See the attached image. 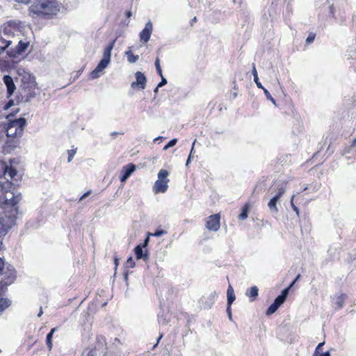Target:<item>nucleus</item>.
<instances>
[{"label": "nucleus", "mask_w": 356, "mask_h": 356, "mask_svg": "<svg viewBox=\"0 0 356 356\" xmlns=\"http://www.w3.org/2000/svg\"><path fill=\"white\" fill-rule=\"evenodd\" d=\"M42 314H43L42 308V307H40V312H39V313H38V317H40V316L42 315Z\"/></svg>", "instance_id": "0e129e2a"}, {"label": "nucleus", "mask_w": 356, "mask_h": 356, "mask_svg": "<svg viewBox=\"0 0 356 356\" xmlns=\"http://www.w3.org/2000/svg\"><path fill=\"white\" fill-rule=\"evenodd\" d=\"M96 355L95 349L86 348L82 353V356H95Z\"/></svg>", "instance_id": "473e14b6"}, {"label": "nucleus", "mask_w": 356, "mask_h": 356, "mask_svg": "<svg viewBox=\"0 0 356 356\" xmlns=\"http://www.w3.org/2000/svg\"><path fill=\"white\" fill-rule=\"evenodd\" d=\"M127 268H134L135 266V262L131 257H130L126 262Z\"/></svg>", "instance_id": "37998d69"}, {"label": "nucleus", "mask_w": 356, "mask_h": 356, "mask_svg": "<svg viewBox=\"0 0 356 356\" xmlns=\"http://www.w3.org/2000/svg\"><path fill=\"white\" fill-rule=\"evenodd\" d=\"M195 140L193 143V145H192V148L191 149V152H190V154L192 156V154L193 152V150H194V146H195Z\"/></svg>", "instance_id": "e2e57ef3"}, {"label": "nucleus", "mask_w": 356, "mask_h": 356, "mask_svg": "<svg viewBox=\"0 0 356 356\" xmlns=\"http://www.w3.org/2000/svg\"><path fill=\"white\" fill-rule=\"evenodd\" d=\"M21 200V195H15L13 191L4 192L3 209L6 211L11 208H17L15 206Z\"/></svg>", "instance_id": "423d86ee"}, {"label": "nucleus", "mask_w": 356, "mask_h": 356, "mask_svg": "<svg viewBox=\"0 0 356 356\" xmlns=\"http://www.w3.org/2000/svg\"><path fill=\"white\" fill-rule=\"evenodd\" d=\"M263 90H264V92L266 95V97L267 98V99L270 100L273 104H276L275 103V99L271 96V95L270 94V92H268V90L267 89H266L264 87H263V88H261Z\"/></svg>", "instance_id": "e433bc0d"}, {"label": "nucleus", "mask_w": 356, "mask_h": 356, "mask_svg": "<svg viewBox=\"0 0 356 356\" xmlns=\"http://www.w3.org/2000/svg\"><path fill=\"white\" fill-rule=\"evenodd\" d=\"M227 305H232L234 301L236 300V296L234 293V289L231 285L228 286L227 291Z\"/></svg>", "instance_id": "393cba45"}, {"label": "nucleus", "mask_w": 356, "mask_h": 356, "mask_svg": "<svg viewBox=\"0 0 356 356\" xmlns=\"http://www.w3.org/2000/svg\"><path fill=\"white\" fill-rule=\"evenodd\" d=\"M4 267V263L1 258H0V273L3 270Z\"/></svg>", "instance_id": "bf43d9fd"}, {"label": "nucleus", "mask_w": 356, "mask_h": 356, "mask_svg": "<svg viewBox=\"0 0 356 356\" xmlns=\"http://www.w3.org/2000/svg\"><path fill=\"white\" fill-rule=\"evenodd\" d=\"M197 21V17H194L191 21V24H193L194 22H195Z\"/></svg>", "instance_id": "774afa93"}, {"label": "nucleus", "mask_w": 356, "mask_h": 356, "mask_svg": "<svg viewBox=\"0 0 356 356\" xmlns=\"http://www.w3.org/2000/svg\"><path fill=\"white\" fill-rule=\"evenodd\" d=\"M134 252L137 259H143L145 261L149 259V254L147 250H143V247L140 244L135 247Z\"/></svg>", "instance_id": "a211bd4d"}, {"label": "nucleus", "mask_w": 356, "mask_h": 356, "mask_svg": "<svg viewBox=\"0 0 356 356\" xmlns=\"http://www.w3.org/2000/svg\"><path fill=\"white\" fill-rule=\"evenodd\" d=\"M166 234L167 232L163 229H156L155 232L154 234H151V235L159 237ZM149 235H150V234H149Z\"/></svg>", "instance_id": "a19ab883"}, {"label": "nucleus", "mask_w": 356, "mask_h": 356, "mask_svg": "<svg viewBox=\"0 0 356 356\" xmlns=\"http://www.w3.org/2000/svg\"><path fill=\"white\" fill-rule=\"evenodd\" d=\"M275 187L276 193L268 202V207L272 213L277 214L279 211L277 204L286 191V184L283 181H278L275 184Z\"/></svg>", "instance_id": "20e7f679"}, {"label": "nucleus", "mask_w": 356, "mask_h": 356, "mask_svg": "<svg viewBox=\"0 0 356 356\" xmlns=\"http://www.w3.org/2000/svg\"><path fill=\"white\" fill-rule=\"evenodd\" d=\"M17 146V141H15V139H12L10 140H7L6 143V146L4 147L5 150L6 151H10L12 149H14V148Z\"/></svg>", "instance_id": "c756f323"}, {"label": "nucleus", "mask_w": 356, "mask_h": 356, "mask_svg": "<svg viewBox=\"0 0 356 356\" xmlns=\"http://www.w3.org/2000/svg\"><path fill=\"white\" fill-rule=\"evenodd\" d=\"M289 293V287L283 289L281 294L279 295L273 301V302L268 307L266 310V315L270 316L274 314L278 308L285 302Z\"/></svg>", "instance_id": "0eeeda50"}, {"label": "nucleus", "mask_w": 356, "mask_h": 356, "mask_svg": "<svg viewBox=\"0 0 356 356\" xmlns=\"http://www.w3.org/2000/svg\"><path fill=\"white\" fill-rule=\"evenodd\" d=\"M125 54L127 56L128 61L131 63H134L138 60V56L134 55L131 51H126Z\"/></svg>", "instance_id": "c85d7f7f"}, {"label": "nucleus", "mask_w": 356, "mask_h": 356, "mask_svg": "<svg viewBox=\"0 0 356 356\" xmlns=\"http://www.w3.org/2000/svg\"><path fill=\"white\" fill-rule=\"evenodd\" d=\"M16 270L13 266L11 264H8L6 266V270H4L3 275V277L2 280L0 282V285H1V288L6 289L8 286L13 284L16 279Z\"/></svg>", "instance_id": "6e6552de"}, {"label": "nucleus", "mask_w": 356, "mask_h": 356, "mask_svg": "<svg viewBox=\"0 0 356 356\" xmlns=\"http://www.w3.org/2000/svg\"><path fill=\"white\" fill-rule=\"evenodd\" d=\"M314 39H315V34L309 33V35H308V37L306 39V41H305L306 44H309L312 43L314 42Z\"/></svg>", "instance_id": "c03bdc74"}, {"label": "nucleus", "mask_w": 356, "mask_h": 356, "mask_svg": "<svg viewBox=\"0 0 356 356\" xmlns=\"http://www.w3.org/2000/svg\"><path fill=\"white\" fill-rule=\"evenodd\" d=\"M346 298V294H341L337 298L336 302L334 303L335 309H340L343 307L344 300Z\"/></svg>", "instance_id": "a878e982"}, {"label": "nucleus", "mask_w": 356, "mask_h": 356, "mask_svg": "<svg viewBox=\"0 0 356 356\" xmlns=\"http://www.w3.org/2000/svg\"><path fill=\"white\" fill-rule=\"evenodd\" d=\"M152 31L153 24L151 21H149L145 24L144 29L139 34L140 40L144 43H147L149 40Z\"/></svg>", "instance_id": "9b49d317"}, {"label": "nucleus", "mask_w": 356, "mask_h": 356, "mask_svg": "<svg viewBox=\"0 0 356 356\" xmlns=\"http://www.w3.org/2000/svg\"><path fill=\"white\" fill-rule=\"evenodd\" d=\"M17 208H11L4 211L0 216V234L6 236L10 229L15 225Z\"/></svg>", "instance_id": "f03ea898"}, {"label": "nucleus", "mask_w": 356, "mask_h": 356, "mask_svg": "<svg viewBox=\"0 0 356 356\" xmlns=\"http://www.w3.org/2000/svg\"><path fill=\"white\" fill-rule=\"evenodd\" d=\"M136 170V165L133 163H129L122 167L121 171L120 181L121 182H125L131 175Z\"/></svg>", "instance_id": "4468645a"}, {"label": "nucleus", "mask_w": 356, "mask_h": 356, "mask_svg": "<svg viewBox=\"0 0 356 356\" xmlns=\"http://www.w3.org/2000/svg\"><path fill=\"white\" fill-rule=\"evenodd\" d=\"M6 290V289L1 288V285H0V296H1V293ZM10 305V300L0 297V314H1Z\"/></svg>", "instance_id": "412c9836"}, {"label": "nucleus", "mask_w": 356, "mask_h": 356, "mask_svg": "<svg viewBox=\"0 0 356 356\" xmlns=\"http://www.w3.org/2000/svg\"><path fill=\"white\" fill-rule=\"evenodd\" d=\"M22 23L19 20H10L1 26L0 28V41L19 35L23 31Z\"/></svg>", "instance_id": "f257e3e1"}, {"label": "nucleus", "mask_w": 356, "mask_h": 356, "mask_svg": "<svg viewBox=\"0 0 356 356\" xmlns=\"http://www.w3.org/2000/svg\"><path fill=\"white\" fill-rule=\"evenodd\" d=\"M324 344H325V342H321V343H318V345L317 346V347L316 348V349L314 350L313 356H318V355L321 354V353H319V350L323 347V346Z\"/></svg>", "instance_id": "a18cd8bd"}, {"label": "nucleus", "mask_w": 356, "mask_h": 356, "mask_svg": "<svg viewBox=\"0 0 356 356\" xmlns=\"http://www.w3.org/2000/svg\"><path fill=\"white\" fill-rule=\"evenodd\" d=\"M29 45V42H24L22 40H19L15 49L8 51L7 54L10 57H14L16 54H22L26 50Z\"/></svg>", "instance_id": "f8f14e48"}, {"label": "nucleus", "mask_w": 356, "mask_h": 356, "mask_svg": "<svg viewBox=\"0 0 356 356\" xmlns=\"http://www.w3.org/2000/svg\"><path fill=\"white\" fill-rule=\"evenodd\" d=\"M116 39L111 42L104 49L103 58L98 63L97 66L94 70L90 72V76L92 79H95L101 76L102 71L108 66L111 62V51L113 49Z\"/></svg>", "instance_id": "7ed1b4c3"}, {"label": "nucleus", "mask_w": 356, "mask_h": 356, "mask_svg": "<svg viewBox=\"0 0 356 356\" xmlns=\"http://www.w3.org/2000/svg\"><path fill=\"white\" fill-rule=\"evenodd\" d=\"M330 13L332 17H334V8L333 5L330 6Z\"/></svg>", "instance_id": "864d4df0"}, {"label": "nucleus", "mask_w": 356, "mask_h": 356, "mask_svg": "<svg viewBox=\"0 0 356 356\" xmlns=\"http://www.w3.org/2000/svg\"><path fill=\"white\" fill-rule=\"evenodd\" d=\"M158 321H159V323L161 324V325H167L168 323L166 318L163 316H159Z\"/></svg>", "instance_id": "49530a36"}, {"label": "nucleus", "mask_w": 356, "mask_h": 356, "mask_svg": "<svg viewBox=\"0 0 356 356\" xmlns=\"http://www.w3.org/2000/svg\"><path fill=\"white\" fill-rule=\"evenodd\" d=\"M3 43H6L5 46L1 47L0 46V55L3 54L6 49L9 47V45L12 43V41L10 40H3V41H1Z\"/></svg>", "instance_id": "72a5a7b5"}, {"label": "nucleus", "mask_w": 356, "mask_h": 356, "mask_svg": "<svg viewBox=\"0 0 356 356\" xmlns=\"http://www.w3.org/2000/svg\"><path fill=\"white\" fill-rule=\"evenodd\" d=\"M76 152V149H72L67 151L68 153V158L67 161L71 162Z\"/></svg>", "instance_id": "ea45409f"}, {"label": "nucleus", "mask_w": 356, "mask_h": 356, "mask_svg": "<svg viewBox=\"0 0 356 356\" xmlns=\"http://www.w3.org/2000/svg\"><path fill=\"white\" fill-rule=\"evenodd\" d=\"M248 211H249V207L248 204H245L242 208V211L239 214L238 218L241 220H245L248 218Z\"/></svg>", "instance_id": "7c9ffc66"}, {"label": "nucleus", "mask_w": 356, "mask_h": 356, "mask_svg": "<svg viewBox=\"0 0 356 356\" xmlns=\"http://www.w3.org/2000/svg\"><path fill=\"white\" fill-rule=\"evenodd\" d=\"M131 15H132V13H131V11H130V10H129V11H127V12L126 13V16H127V17H130Z\"/></svg>", "instance_id": "69168bd1"}, {"label": "nucleus", "mask_w": 356, "mask_h": 356, "mask_svg": "<svg viewBox=\"0 0 356 356\" xmlns=\"http://www.w3.org/2000/svg\"><path fill=\"white\" fill-rule=\"evenodd\" d=\"M4 236H5L1 235V234H0V250H1L3 248V239Z\"/></svg>", "instance_id": "13d9d810"}, {"label": "nucleus", "mask_w": 356, "mask_h": 356, "mask_svg": "<svg viewBox=\"0 0 356 356\" xmlns=\"http://www.w3.org/2000/svg\"><path fill=\"white\" fill-rule=\"evenodd\" d=\"M258 291L257 286H253L246 290L245 295L249 297L251 302H253L258 296Z\"/></svg>", "instance_id": "5701e85b"}, {"label": "nucleus", "mask_w": 356, "mask_h": 356, "mask_svg": "<svg viewBox=\"0 0 356 356\" xmlns=\"http://www.w3.org/2000/svg\"><path fill=\"white\" fill-rule=\"evenodd\" d=\"M128 276H129V273H128V271H127H127H124V272L123 273V278H124V281L127 282V280H128Z\"/></svg>", "instance_id": "6e6d98bb"}, {"label": "nucleus", "mask_w": 356, "mask_h": 356, "mask_svg": "<svg viewBox=\"0 0 356 356\" xmlns=\"http://www.w3.org/2000/svg\"><path fill=\"white\" fill-rule=\"evenodd\" d=\"M119 134L118 132H116V131H113L111 134V136H117Z\"/></svg>", "instance_id": "338daca9"}, {"label": "nucleus", "mask_w": 356, "mask_h": 356, "mask_svg": "<svg viewBox=\"0 0 356 356\" xmlns=\"http://www.w3.org/2000/svg\"><path fill=\"white\" fill-rule=\"evenodd\" d=\"M0 187L1 191L3 192L9 191L13 188V184L7 179L6 181L0 183Z\"/></svg>", "instance_id": "bb28decb"}, {"label": "nucleus", "mask_w": 356, "mask_h": 356, "mask_svg": "<svg viewBox=\"0 0 356 356\" xmlns=\"http://www.w3.org/2000/svg\"><path fill=\"white\" fill-rule=\"evenodd\" d=\"M135 76L136 81L131 84V87L132 88L138 87L141 90L145 89L147 81L145 76L142 72H137L135 74Z\"/></svg>", "instance_id": "2eb2a0df"}, {"label": "nucleus", "mask_w": 356, "mask_h": 356, "mask_svg": "<svg viewBox=\"0 0 356 356\" xmlns=\"http://www.w3.org/2000/svg\"><path fill=\"white\" fill-rule=\"evenodd\" d=\"M3 81L7 88V97L10 98L16 90V86L14 83L13 79L10 75H4L3 77Z\"/></svg>", "instance_id": "dca6fc26"}, {"label": "nucleus", "mask_w": 356, "mask_h": 356, "mask_svg": "<svg viewBox=\"0 0 356 356\" xmlns=\"http://www.w3.org/2000/svg\"><path fill=\"white\" fill-rule=\"evenodd\" d=\"M95 351L99 350L106 355L108 353V347L106 338L102 335H98L96 339Z\"/></svg>", "instance_id": "ddd939ff"}, {"label": "nucleus", "mask_w": 356, "mask_h": 356, "mask_svg": "<svg viewBox=\"0 0 356 356\" xmlns=\"http://www.w3.org/2000/svg\"><path fill=\"white\" fill-rule=\"evenodd\" d=\"M294 197H295L294 195H292V197L291 198L290 204H291V206L293 210L296 213L297 216H299V209L293 203Z\"/></svg>", "instance_id": "79ce46f5"}, {"label": "nucleus", "mask_w": 356, "mask_h": 356, "mask_svg": "<svg viewBox=\"0 0 356 356\" xmlns=\"http://www.w3.org/2000/svg\"><path fill=\"white\" fill-rule=\"evenodd\" d=\"M163 337V334H161L157 339V341L156 343L153 346V349H154L156 348V346L158 345L159 341L161 339V338Z\"/></svg>", "instance_id": "052dcab7"}, {"label": "nucleus", "mask_w": 356, "mask_h": 356, "mask_svg": "<svg viewBox=\"0 0 356 356\" xmlns=\"http://www.w3.org/2000/svg\"><path fill=\"white\" fill-rule=\"evenodd\" d=\"M149 241V236H147V237L145 239L144 243H143V244L142 245V246H143V248H145V247L148 245Z\"/></svg>", "instance_id": "5fc2aeb1"}, {"label": "nucleus", "mask_w": 356, "mask_h": 356, "mask_svg": "<svg viewBox=\"0 0 356 356\" xmlns=\"http://www.w3.org/2000/svg\"><path fill=\"white\" fill-rule=\"evenodd\" d=\"M252 75L254 76V81L255 82L257 86L259 88H263L264 86H262L261 83L259 80V77H258L257 72V70H256V67H255V65L254 63L252 65Z\"/></svg>", "instance_id": "cd10ccee"}, {"label": "nucleus", "mask_w": 356, "mask_h": 356, "mask_svg": "<svg viewBox=\"0 0 356 356\" xmlns=\"http://www.w3.org/2000/svg\"><path fill=\"white\" fill-rule=\"evenodd\" d=\"M161 77V81L157 85L158 87H160V88L163 87V86H165L167 83V79L163 75Z\"/></svg>", "instance_id": "09e8293b"}, {"label": "nucleus", "mask_w": 356, "mask_h": 356, "mask_svg": "<svg viewBox=\"0 0 356 356\" xmlns=\"http://www.w3.org/2000/svg\"><path fill=\"white\" fill-rule=\"evenodd\" d=\"M11 124H14L17 129L18 130L19 134L23 133L24 128L26 124V120L24 118H19L18 119H15L14 120H11Z\"/></svg>", "instance_id": "aec40b11"}, {"label": "nucleus", "mask_w": 356, "mask_h": 356, "mask_svg": "<svg viewBox=\"0 0 356 356\" xmlns=\"http://www.w3.org/2000/svg\"><path fill=\"white\" fill-rule=\"evenodd\" d=\"M220 214H214L208 217L206 227L209 231L216 232L220 228Z\"/></svg>", "instance_id": "1a4fd4ad"}, {"label": "nucleus", "mask_w": 356, "mask_h": 356, "mask_svg": "<svg viewBox=\"0 0 356 356\" xmlns=\"http://www.w3.org/2000/svg\"><path fill=\"white\" fill-rule=\"evenodd\" d=\"M300 277V275H298L296 277V279L290 284V285L288 286L289 287V289L293 286V284H295V282L298 280Z\"/></svg>", "instance_id": "603ef678"}, {"label": "nucleus", "mask_w": 356, "mask_h": 356, "mask_svg": "<svg viewBox=\"0 0 356 356\" xmlns=\"http://www.w3.org/2000/svg\"><path fill=\"white\" fill-rule=\"evenodd\" d=\"M318 356H331V355L329 351H326L325 353L320 354Z\"/></svg>", "instance_id": "680f3d73"}, {"label": "nucleus", "mask_w": 356, "mask_h": 356, "mask_svg": "<svg viewBox=\"0 0 356 356\" xmlns=\"http://www.w3.org/2000/svg\"><path fill=\"white\" fill-rule=\"evenodd\" d=\"M191 159H192V156L191 154H189L187 160H186V166L188 167L191 161Z\"/></svg>", "instance_id": "4d7b16f0"}, {"label": "nucleus", "mask_w": 356, "mask_h": 356, "mask_svg": "<svg viewBox=\"0 0 356 356\" xmlns=\"http://www.w3.org/2000/svg\"><path fill=\"white\" fill-rule=\"evenodd\" d=\"M353 149H355L356 153V138L353 140L350 146L347 149L344 150V154L353 152Z\"/></svg>", "instance_id": "f704fd0d"}, {"label": "nucleus", "mask_w": 356, "mask_h": 356, "mask_svg": "<svg viewBox=\"0 0 356 356\" xmlns=\"http://www.w3.org/2000/svg\"><path fill=\"white\" fill-rule=\"evenodd\" d=\"M31 83H35L34 78L29 73L24 72L22 77V84L20 86H26Z\"/></svg>", "instance_id": "b1692460"}, {"label": "nucleus", "mask_w": 356, "mask_h": 356, "mask_svg": "<svg viewBox=\"0 0 356 356\" xmlns=\"http://www.w3.org/2000/svg\"><path fill=\"white\" fill-rule=\"evenodd\" d=\"M169 179L160 180L158 179L154 183L153 190L156 193H165L168 189V183Z\"/></svg>", "instance_id": "f3484780"}, {"label": "nucleus", "mask_w": 356, "mask_h": 356, "mask_svg": "<svg viewBox=\"0 0 356 356\" xmlns=\"http://www.w3.org/2000/svg\"><path fill=\"white\" fill-rule=\"evenodd\" d=\"M26 86H20L19 89V95L17 97V103L29 102L34 98L36 93V83H29Z\"/></svg>", "instance_id": "39448f33"}, {"label": "nucleus", "mask_w": 356, "mask_h": 356, "mask_svg": "<svg viewBox=\"0 0 356 356\" xmlns=\"http://www.w3.org/2000/svg\"><path fill=\"white\" fill-rule=\"evenodd\" d=\"M52 337H53V334L49 332L47 335L46 343H47V346L49 350H51L52 348Z\"/></svg>", "instance_id": "c9c22d12"}, {"label": "nucleus", "mask_w": 356, "mask_h": 356, "mask_svg": "<svg viewBox=\"0 0 356 356\" xmlns=\"http://www.w3.org/2000/svg\"><path fill=\"white\" fill-rule=\"evenodd\" d=\"M155 67H156V70L158 74L160 76H162L163 74H162V70H161V65H160V60L158 57L156 58V60H155Z\"/></svg>", "instance_id": "58836bf2"}, {"label": "nucleus", "mask_w": 356, "mask_h": 356, "mask_svg": "<svg viewBox=\"0 0 356 356\" xmlns=\"http://www.w3.org/2000/svg\"><path fill=\"white\" fill-rule=\"evenodd\" d=\"M90 193H91V191H88L87 192L83 193L82 195V196L80 197L79 202L82 201L83 199H85L86 197H88L90 195Z\"/></svg>", "instance_id": "3c124183"}, {"label": "nucleus", "mask_w": 356, "mask_h": 356, "mask_svg": "<svg viewBox=\"0 0 356 356\" xmlns=\"http://www.w3.org/2000/svg\"><path fill=\"white\" fill-rule=\"evenodd\" d=\"M3 170L5 179H13L17 175V170L12 166L4 165Z\"/></svg>", "instance_id": "4be33fe9"}, {"label": "nucleus", "mask_w": 356, "mask_h": 356, "mask_svg": "<svg viewBox=\"0 0 356 356\" xmlns=\"http://www.w3.org/2000/svg\"><path fill=\"white\" fill-rule=\"evenodd\" d=\"M216 296V292L213 291L207 296H202L199 302L204 309H210L214 304Z\"/></svg>", "instance_id": "9d476101"}, {"label": "nucleus", "mask_w": 356, "mask_h": 356, "mask_svg": "<svg viewBox=\"0 0 356 356\" xmlns=\"http://www.w3.org/2000/svg\"><path fill=\"white\" fill-rule=\"evenodd\" d=\"M14 105V100L13 99H10L6 104V105L4 106L3 107V109L4 110H8L9 109L11 106H13Z\"/></svg>", "instance_id": "de8ad7c7"}, {"label": "nucleus", "mask_w": 356, "mask_h": 356, "mask_svg": "<svg viewBox=\"0 0 356 356\" xmlns=\"http://www.w3.org/2000/svg\"><path fill=\"white\" fill-rule=\"evenodd\" d=\"M231 305H227V309H226V312H227L228 317L230 320H232V318Z\"/></svg>", "instance_id": "8fccbe9b"}, {"label": "nucleus", "mask_w": 356, "mask_h": 356, "mask_svg": "<svg viewBox=\"0 0 356 356\" xmlns=\"http://www.w3.org/2000/svg\"><path fill=\"white\" fill-rule=\"evenodd\" d=\"M168 175L169 172L166 170L161 169L158 173V178L160 180H166Z\"/></svg>", "instance_id": "2f4dec72"}, {"label": "nucleus", "mask_w": 356, "mask_h": 356, "mask_svg": "<svg viewBox=\"0 0 356 356\" xmlns=\"http://www.w3.org/2000/svg\"><path fill=\"white\" fill-rule=\"evenodd\" d=\"M6 131L8 138H15L22 135V134L18 133V130L14 124H11L10 121L8 123Z\"/></svg>", "instance_id": "6ab92c4d"}, {"label": "nucleus", "mask_w": 356, "mask_h": 356, "mask_svg": "<svg viewBox=\"0 0 356 356\" xmlns=\"http://www.w3.org/2000/svg\"><path fill=\"white\" fill-rule=\"evenodd\" d=\"M177 143V138H172L171 139L167 145H165V147H163V150H166L168 149V148L170 147H172L173 146H175Z\"/></svg>", "instance_id": "4c0bfd02"}]
</instances>
